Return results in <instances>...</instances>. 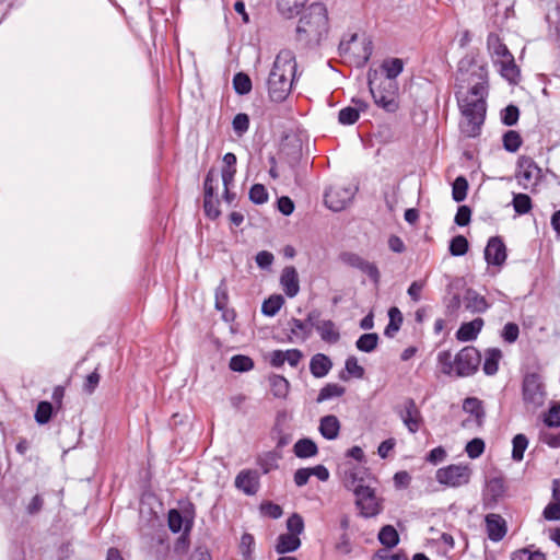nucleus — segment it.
<instances>
[{"mask_svg": "<svg viewBox=\"0 0 560 560\" xmlns=\"http://www.w3.org/2000/svg\"><path fill=\"white\" fill-rule=\"evenodd\" d=\"M487 94L486 81L474 84L466 94L457 92V101L463 114L460 129L467 137H476L480 131L487 114Z\"/></svg>", "mask_w": 560, "mask_h": 560, "instance_id": "nucleus-1", "label": "nucleus"}, {"mask_svg": "<svg viewBox=\"0 0 560 560\" xmlns=\"http://www.w3.org/2000/svg\"><path fill=\"white\" fill-rule=\"evenodd\" d=\"M296 73L295 56L290 49L277 55L268 77V94L272 102H283L290 94Z\"/></svg>", "mask_w": 560, "mask_h": 560, "instance_id": "nucleus-2", "label": "nucleus"}, {"mask_svg": "<svg viewBox=\"0 0 560 560\" xmlns=\"http://www.w3.org/2000/svg\"><path fill=\"white\" fill-rule=\"evenodd\" d=\"M328 33L327 10L322 3L311 4L300 18L296 26L298 40L317 45Z\"/></svg>", "mask_w": 560, "mask_h": 560, "instance_id": "nucleus-3", "label": "nucleus"}, {"mask_svg": "<svg viewBox=\"0 0 560 560\" xmlns=\"http://www.w3.org/2000/svg\"><path fill=\"white\" fill-rule=\"evenodd\" d=\"M375 75L369 72L370 92L374 103L387 113H395L399 108L398 84L396 81H382L376 85Z\"/></svg>", "mask_w": 560, "mask_h": 560, "instance_id": "nucleus-4", "label": "nucleus"}, {"mask_svg": "<svg viewBox=\"0 0 560 560\" xmlns=\"http://www.w3.org/2000/svg\"><path fill=\"white\" fill-rule=\"evenodd\" d=\"M522 395L527 409L535 411L544 406L547 399V392L539 374L529 373L524 376Z\"/></svg>", "mask_w": 560, "mask_h": 560, "instance_id": "nucleus-5", "label": "nucleus"}, {"mask_svg": "<svg viewBox=\"0 0 560 560\" xmlns=\"http://www.w3.org/2000/svg\"><path fill=\"white\" fill-rule=\"evenodd\" d=\"M494 54L498 57L495 65L501 77L510 84H517L521 80V70L509 48L504 44L499 43L494 47Z\"/></svg>", "mask_w": 560, "mask_h": 560, "instance_id": "nucleus-6", "label": "nucleus"}, {"mask_svg": "<svg viewBox=\"0 0 560 560\" xmlns=\"http://www.w3.org/2000/svg\"><path fill=\"white\" fill-rule=\"evenodd\" d=\"M355 504L363 517L376 516L382 511V504L374 489L369 486L358 485L354 489Z\"/></svg>", "mask_w": 560, "mask_h": 560, "instance_id": "nucleus-7", "label": "nucleus"}, {"mask_svg": "<svg viewBox=\"0 0 560 560\" xmlns=\"http://www.w3.org/2000/svg\"><path fill=\"white\" fill-rule=\"evenodd\" d=\"M339 52L341 56H351L358 66H364L372 55V44L370 40L358 43V35L352 34L350 39L342 40L339 44Z\"/></svg>", "mask_w": 560, "mask_h": 560, "instance_id": "nucleus-8", "label": "nucleus"}, {"mask_svg": "<svg viewBox=\"0 0 560 560\" xmlns=\"http://www.w3.org/2000/svg\"><path fill=\"white\" fill-rule=\"evenodd\" d=\"M354 194L353 186L335 184L326 190L325 203L332 211H341L351 202Z\"/></svg>", "mask_w": 560, "mask_h": 560, "instance_id": "nucleus-9", "label": "nucleus"}, {"mask_svg": "<svg viewBox=\"0 0 560 560\" xmlns=\"http://www.w3.org/2000/svg\"><path fill=\"white\" fill-rule=\"evenodd\" d=\"M435 478L447 487H460L469 481L470 469L467 465H450L438 469Z\"/></svg>", "mask_w": 560, "mask_h": 560, "instance_id": "nucleus-10", "label": "nucleus"}, {"mask_svg": "<svg viewBox=\"0 0 560 560\" xmlns=\"http://www.w3.org/2000/svg\"><path fill=\"white\" fill-rule=\"evenodd\" d=\"M396 412L410 433H416L423 424L422 413L412 398H406L396 407Z\"/></svg>", "mask_w": 560, "mask_h": 560, "instance_id": "nucleus-11", "label": "nucleus"}, {"mask_svg": "<svg viewBox=\"0 0 560 560\" xmlns=\"http://www.w3.org/2000/svg\"><path fill=\"white\" fill-rule=\"evenodd\" d=\"M480 363V355L474 347H465L454 357L455 376L472 374Z\"/></svg>", "mask_w": 560, "mask_h": 560, "instance_id": "nucleus-12", "label": "nucleus"}, {"mask_svg": "<svg viewBox=\"0 0 560 560\" xmlns=\"http://www.w3.org/2000/svg\"><path fill=\"white\" fill-rule=\"evenodd\" d=\"M218 174L214 170H210L206 176L205 179V201H203V208L206 214L211 218L215 219L220 215L219 210V201L217 199V189H218Z\"/></svg>", "mask_w": 560, "mask_h": 560, "instance_id": "nucleus-13", "label": "nucleus"}, {"mask_svg": "<svg viewBox=\"0 0 560 560\" xmlns=\"http://www.w3.org/2000/svg\"><path fill=\"white\" fill-rule=\"evenodd\" d=\"M517 165L518 171L516 178L518 184L525 189L536 186L540 178L541 171L534 160L523 155L518 159Z\"/></svg>", "mask_w": 560, "mask_h": 560, "instance_id": "nucleus-14", "label": "nucleus"}, {"mask_svg": "<svg viewBox=\"0 0 560 560\" xmlns=\"http://www.w3.org/2000/svg\"><path fill=\"white\" fill-rule=\"evenodd\" d=\"M343 259L351 267H354L368 275L375 283L380 281V271L374 262L365 260L357 254H346Z\"/></svg>", "mask_w": 560, "mask_h": 560, "instance_id": "nucleus-15", "label": "nucleus"}, {"mask_svg": "<svg viewBox=\"0 0 560 560\" xmlns=\"http://www.w3.org/2000/svg\"><path fill=\"white\" fill-rule=\"evenodd\" d=\"M235 487L245 494H255L259 487L257 472L254 470H242L235 478Z\"/></svg>", "mask_w": 560, "mask_h": 560, "instance_id": "nucleus-16", "label": "nucleus"}, {"mask_svg": "<svg viewBox=\"0 0 560 560\" xmlns=\"http://www.w3.org/2000/svg\"><path fill=\"white\" fill-rule=\"evenodd\" d=\"M280 283L284 293L289 298H294L300 291L299 275L293 266H288L282 270Z\"/></svg>", "mask_w": 560, "mask_h": 560, "instance_id": "nucleus-17", "label": "nucleus"}, {"mask_svg": "<svg viewBox=\"0 0 560 560\" xmlns=\"http://www.w3.org/2000/svg\"><path fill=\"white\" fill-rule=\"evenodd\" d=\"M318 430L326 440H336L340 431V421L334 415H328L319 420Z\"/></svg>", "mask_w": 560, "mask_h": 560, "instance_id": "nucleus-18", "label": "nucleus"}, {"mask_svg": "<svg viewBox=\"0 0 560 560\" xmlns=\"http://www.w3.org/2000/svg\"><path fill=\"white\" fill-rule=\"evenodd\" d=\"M355 106H347L339 110L338 120L342 125L354 124L360 116L361 112L368 108V105L362 101H353Z\"/></svg>", "mask_w": 560, "mask_h": 560, "instance_id": "nucleus-19", "label": "nucleus"}, {"mask_svg": "<svg viewBox=\"0 0 560 560\" xmlns=\"http://www.w3.org/2000/svg\"><path fill=\"white\" fill-rule=\"evenodd\" d=\"M331 366L332 363L330 359L323 353L315 354L310 362L311 373L318 378L326 376L330 371Z\"/></svg>", "mask_w": 560, "mask_h": 560, "instance_id": "nucleus-20", "label": "nucleus"}, {"mask_svg": "<svg viewBox=\"0 0 560 560\" xmlns=\"http://www.w3.org/2000/svg\"><path fill=\"white\" fill-rule=\"evenodd\" d=\"M483 325V320L481 318H476L469 323H464L456 332V337L460 341H470L474 340L481 327Z\"/></svg>", "mask_w": 560, "mask_h": 560, "instance_id": "nucleus-21", "label": "nucleus"}, {"mask_svg": "<svg viewBox=\"0 0 560 560\" xmlns=\"http://www.w3.org/2000/svg\"><path fill=\"white\" fill-rule=\"evenodd\" d=\"M293 452L299 458H310L317 455L318 447L313 440L304 438L295 442Z\"/></svg>", "mask_w": 560, "mask_h": 560, "instance_id": "nucleus-22", "label": "nucleus"}, {"mask_svg": "<svg viewBox=\"0 0 560 560\" xmlns=\"http://www.w3.org/2000/svg\"><path fill=\"white\" fill-rule=\"evenodd\" d=\"M301 539L292 534H281L276 544V551L280 555L292 552L299 549Z\"/></svg>", "mask_w": 560, "mask_h": 560, "instance_id": "nucleus-23", "label": "nucleus"}, {"mask_svg": "<svg viewBox=\"0 0 560 560\" xmlns=\"http://www.w3.org/2000/svg\"><path fill=\"white\" fill-rule=\"evenodd\" d=\"M316 330L320 338L328 343H336L340 339V334L334 322L326 319L316 325Z\"/></svg>", "mask_w": 560, "mask_h": 560, "instance_id": "nucleus-24", "label": "nucleus"}, {"mask_svg": "<svg viewBox=\"0 0 560 560\" xmlns=\"http://www.w3.org/2000/svg\"><path fill=\"white\" fill-rule=\"evenodd\" d=\"M307 0H277L278 11L285 18L298 15Z\"/></svg>", "mask_w": 560, "mask_h": 560, "instance_id": "nucleus-25", "label": "nucleus"}, {"mask_svg": "<svg viewBox=\"0 0 560 560\" xmlns=\"http://www.w3.org/2000/svg\"><path fill=\"white\" fill-rule=\"evenodd\" d=\"M381 68L386 75L384 81H395L404 70V61L399 58H387L382 62Z\"/></svg>", "mask_w": 560, "mask_h": 560, "instance_id": "nucleus-26", "label": "nucleus"}, {"mask_svg": "<svg viewBox=\"0 0 560 560\" xmlns=\"http://www.w3.org/2000/svg\"><path fill=\"white\" fill-rule=\"evenodd\" d=\"M463 409L465 412L470 415V417L464 421L465 423L472 421L477 424H480V419L483 413L481 411V404L477 398H466L463 404Z\"/></svg>", "mask_w": 560, "mask_h": 560, "instance_id": "nucleus-27", "label": "nucleus"}, {"mask_svg": "<svg viewBox=\"0 0 560 560\" xmlns=\"http://www.w3.org/2000/svg\"><path fill=\"white\" fill-rule=\"evenodd\" d=\"M389 323L385 327L384 335L388 338H393L396 332L400 329L402 324V314L398 307H390L388 311Z\"/></svg>", "mask_w": 560, "mask_h": 560, "instance_id": "nucleus-28", "label": "nucleus"}, {"mask_svg": "<svg viewBox=\"0 0 560 560\" xmlns=\"http://www.w3.org/2000/svg\"><path fill=\"white\" fill-rule=\"evenodd\" d=\"M271 393L275 397L285 398L289 394L290 384L287 378L281 375H272L269 377Z\"/></svg>", "mask_w": 560, "mask_h": 560, "instance_id": "nucleus-29", "label": "nucleus"}, {"mask_svg": "<svg viewBox=\"0 0 560 560\" xmlns=\"http://www.w3.org/2000/svg\"><path fill=\"white\" fill-rule=\"evenodd\" d=\"M454 357L451 351H440L436 357L440 371L448 376L455 375Z\"/></svg>", "mask_w": 560, "mask_h": 560, "instance_id": "nucleus-30", "label": "nucleus"}, {"mask_svg": "<svg viewBox=\"0 0 560 560\" xmlns=\"http://www.w3.org/2000/svg\"><path fill=\"white\" fill-rule=\"evenodd\" d=\"M512 206L517 215H524L532 210L533 202L528 195L518 192L513 194Z\"/></svg>", "mask_w": 560, "mask_h": 560, "instance_id": "nucleus-31", "label": "nucleus"}, {"mask_svg": "<svg viewBox=\"0 0 560 560\" xmlns=\"http://www.w3.org/2000/svg\"><path fill=\"white\" fill-rule=\"evenodd\" d=\"M378 540L386 547V549H389L399 542V536L392 525H385L378 533Z\"/></svg>", "mask_w": 560, "mask_h": 560, "instance_id": "nucleus-32", "label": "nucleus"}, {"mask_svg": "<svg viewBox=\"0 0 560 560\" xmlns=\"http://www.w3.org/2000/svg\"><path fill=\"white\" fill-rule=\"evenodd\" d=\"M492 266H502L508 257L506 246L500 237H492Z\"/></svg>", "mask_w": 560, "mask_h": 560, "instance_id": "nucleus-33", "label": "nucleus"}, {"mask_svg": "<svg viewBox=\"0 0 560 560\" xmlns=\"http://www.w3.org/2000/svg\"><path fill=\"white\" fill-rule=\"evenodd\" d=\"M502 143L508 152L514 153L521 148L523 140L517 131L508 130L502 137Z\"/></svg>", "mask_w": 560, "mask_h": 560, "instance_id": "nucleus-34", "label": "nucleus"}, {"mask_svg": "<svg viewBox=\"0 0 560 560\" xmlns=\"http://www.w3.org/2000/svg\"><path fill=\"white\" fill-rule=\"evenodd\" d=\"M378 345V336L375 332L363 334L355 342L357 348L362 352H372Z\"/></svg>", "mask_w": 560, "mask_h": 560, "instance_id": "nucleus-35", "label": "nucleus"}, {"mask_svg": "<svg viewBox=\"0 0 560 560\" xmlns=\"http://www.w3.org/2000/svg\"><path fill=\"white\" fill-rule=\"evenodd\" d=\"M465 303L466 308L470 310L471 312H481L487 307L485 299L472 290H468L466 292Z\"/></svg>", "mask_w": 560, "mask_h": 560, "instance_id": "nucleus-36", "label": "nucleus"}, {"mask_svg": "<svg viewBox=\"0 0 560 560\" xmlns=\"http://www.w3.org/2000/svg\"><path fill=\"white\" fill-rule=\"evenodd\" d=\"M283 303L284 299L281 295H271L262 303L261 312L267 316H275L280 311Z\"/></svg>", "mask_w": 560, "mask_h": 560, "instance_id": "nucleus-37", "label": "nucleus"}, {"mask_svg": "<svg viewBox=\"0 0 560 560\" xmlns=\"http://www.w3.org/2000/svg\"><path fill=\"white\" fill-rule=\"evenodd\" d=\"M468 182L464 176H458L452 185V197L454 201L460 202L466 199Z\"/></svg>", "mask_w": 560, "mask_h": 560, "instance_id": "nucleus-38", "label": "nucleus"}, {"mask_svg": "<svg viewBox=\"0 0 560 560\" xmlns=\"http://www.w3.org/2000/svg\"><path fill=\"white\" fill-rule=\"evenodd\" d=\"M508 533L505 520L498 514H492V541H500Z\"/></svg>", "mask_w": 560, "mask_h": 560, "instance_id": "nucleus-39", "label": "nucleus"}, {"mask_svg": "<svg viewBox=\"0 0 560 560\" xmlns=\"http://www.w3.org/2000/svg\"><path fill=\"white\" fill-rule=\"evenodd\" d=\"M233 86L237 94L245 95L252 90L250 78L243 72H238L233 78Z\"/></svg>", "mask_w": 560, "mask_h": 560, "instance_id": "nucleus-40", "label": "nucleus"}, {"mask_svg": "<svg viewBox=\"0 0 560 560\" xmlns=\"http://www.w3.org/2000/svg\"><path fill=\"white\" fill-rule=\"evenodd\" d=\"M254 368V362L246 355H234L230 360V369L235 372H247Z\"/></svg>", "mask_w": 560, "mask_h": 560, "instance_id": "nucleus-41", "label": "nucleus"}, {"mask_svg": "<svg viewBox=\"0 0 560 560\" xmlns=\"http://www.w3.org/2000/svg\"><path fill=\"white\" fill-rule=\"evenodd\" d=\"M512 443V458L516 462H520L524 457V452L528 446V440L524 434H516Z\"/></svg>", "mask_w": 560, "mask_h": 560, "instance_id": "nucleus-42", "label": "nucleus"}, {"mask_svg": "<svg viewBox=\"0 0 560 560\" xmlns=\"http://www.w3.org/2000/svg\"><path fill=\"white\" fill-rule=\"evenodd\" d=\"M52 405L48 401H40L35 411V420L38 424H46L52 416Z\"/></svg>", "mask_w": 560, "mask_h": 560, "instance_id": "nucleus-43", "label": "nucleus"}, {"mask_svg": "<svg viewBox=\"0 0 560 560\" xmlns=\"http://www.w3.org/2000/svg\"><path fill=\"white\" fill-rule=\"evenodd\" d=\"M345 394V388L338 384H327L318 394L317 401L330 399L332 397H340Z\"/></svg>", "mask_w": 560, "mask_h": 560, "instance_id": "nucleus-44", "label": "nucleus"}, {"mask_svg": "<svg viewBox=\"0 0 560 560\" xmlns=\"http://www.w3.org/2000/svg\"><path fill=\"white\" fill-rule=\"evenodd\" d=\"M520 118L518 107L515 105H509L503 108L500 113V119L505 126H514Z\"/></svg>", "mask_w": 560, "mask_h": 560, "instance_id": "nucleus-45", "label": "nucleus"}, {"mask_svg": "<svg viewBox=\"0 0 560 560\" xmlns=\"http://www.w3.org/2000/svg\"><path fill=\"white\" fill-rule=\"evenodd\" d=\"M539 441L552 448L560 447V430L552 432L548 427L547 429H541L539 432Z\"/></svg>", "mask_w": 560, "mask_h": 560, "instance_id": "nucleus-46", "label": "nucleus"}, {"mask_svg": "<svg viewBox=\"0 0 560 560\" xmlns=\"http://www.w3.org/2000/svg\"><path fill=\"white\" fill-rule=\"evenodd\" d=\"M544 423L548 428L560 427V404H553L544 415Z\"/></svg>", "mask_w": 560, "mask_h": 560, "instance_id": "nucleus-47", "label": "nucleus"}, {"mask_svg": "<svg viewBox=\"0 0 560 560\" xmlns=\"http://www.w3.org/2000/svg\"><path fill=\"white\" fill-rule=\"evenodd\" d=\"M468 250V241L463 235H457L450 243V253L453 256H463Z\"/></svg>", "mask_w": 560, "mask_h": 560, "instance_id": "nucleus-48", "label": "nucleus"}, {"mask_svg": "<svg viewBox=\"0 0 560 560\" xmlns=\"http://www.w3.org/2000/svg\"><path fill=\"white\" fill-rule=\"evenodd\" d=\"M512 560H546V556L539 550L532 551L527 548H524L514 551L512 553Z\"/></svg>", "mask_w": 560, "mask_h": 560, "instance_id": "nucleus-49", "label": "nucleus"}, {"mask_svg": "<svg viewBox=\"0 0 560 560\" xmlns=\"http://www.w3.org/2000/svg\"><path fill=\"white\" fill-rule=\"evenodd\" d=\"M291 331L300 337L302 340H305L310 337L312 330L305 323V320H301L298 318H292L290 320Z\"/></svg>", "mask_w": 560, "mask_h": 560, "instance_id": "nucleus-50", "label": "nucleus"}, {"mask_svg": "<svg viewBox=\"0 0 560 560\" xmlns=\"http://www.w3.org/2000/svg\"><path fill=\"white\" fill-rule=\"evenodd\" d=\"M288 534H292L299 537L304 530V522L300 514H292L287 521Z\"/></svg>", "mask_w": 560, "mask_h": 560, "instance_id": "nucleus-51", "label": "nucleus"}, {"mask_svg": "<svg viewBox=\"0 0 560 560\" xmlns=\"http://www.w3.org/2000/svg\"><path fill=\"white\" fill-rule=\"evenodd\" d=\"M249 199L256 205L265 203L268 200V192L265 186L255 184L249 190Z\"/></svg>", "mask_w": 560, "mask_h": 560, "instance_id": "nucleus-52", "label": "nucleus"}, {"mask_svg": "<svg viewBox=\"0 0 560 560\" xmlns=\"http://www.w3.org/2000/svg\"><path fill=\"white\" fill-rule=\"evenodd\" d=\"M345 369L350 376L355 378H362L364 375V369L358 362V359L353 355L346 360Z\"/></svg>", "mask_w": 560, "mask_h": 560, "instance_id": "nucleus-53", "label": "nucleus"}, {"mask_svg": "<svg viewBox=\"0 0 560 560\" xmlns=\"http://www.w3.org/2000/svg\"><path fill=\"white\" fill-rule=\"evenodd\" d=\"M485 442L481 439H472L466 445V453L470 458L479 457L485 451Z\"/></svg>", "mask_w": 560, "mask_h": 560, "instance_id": "nucleus-54", "label": "nucleus"}, {"mask_svg": "<svg viewBox=\"0 0 560 560\" xmlns=\"http://www.w3.org/2000/svg\"><path fill=\"white\" fill-rule=\"evenodd\" d=\"M254 544H255V540H254L253 535L246 533L242 536L241 544H240V550H241V553L243 555L244 560L253 559L252 551H253Z\"/></svg>", "mask_w": 560, "mask_h": 560, "instance_id": "nucleus-55", "label": "nucleus"}, {"mask_svg": "<svg viewBox=\"0 0 560 560\" xmlns=\"http://www.w3.org/2000/svg\"><path fill=\"white\" fill-rule=\"evenodd\" d=\"M233 129L238 135L242 136L248 130L249 127V118L246 114L240 113L233 119Z\"/></svg>", "mask_w": 560, "mask_h": 560, "instance_id": "nucleus-56", "label": "nucleus"}, {"mask_svg": "<svg viewBox=\"0 0 560 560\" xmlns=\"http://www.w3.org/2000/svg\"><path fill=\"white\" fill-rule=\"evenodd\" d=\"M471 210L467 206H460L457 209L454 221L459 226H466L470 222Z\"/></svg>", "mask_w": 560, "mask_h": 560, "instance_id": "nucleus-57", "label": "nucleus"}, {"mask_svg": "<svg viewBox=\"0 0 560 560\" xmlns=\"http://www.w3.org/2000/svg\"><path fill=\"white\" fill-rule=\"evenodd\" d=\"M168 527L173 533L180 532L183 527V517L177 510H171L168 512Z\"/></svg>", "mask_w": 560, "mask_h": 560, "instance_id": "nucleus-58", "label": "nucleus"}, {"mask_svg": "<svg viewBox=\"0 0 560 560\" xmlns=\"http://www.w3.org/2000/svg\"><path fill=\"white\" fill-rule=\"evenodd\" d=\"M371 560H408V557L399 552L390 555L388 549H380L372 556Z\"/></svg>", "mask_w": 560, "mask_h": 560, "instance_id": "nucleus-59", "label": "nucleus"}, {"mask_svg": "<svg viewBox=\"0 0 560 560\" xmlns=\"http://www.w3.org/2000/svg\"><path fill=\"white\" fill-rule=\"evenodd\" d=\"M518 334V326L514 323H508L502 330V338L511 343L517 339Z\"/></svg>", "mask_w": 560, "mask_h": 560, "instance_id": "nucleus-60", "label": "nucleus"}, {"mask_svg": "<svg viewBox=\"0 0 560 560\" xmlns=\"http://www.w3.org/2000/svg\"><path fill=\"white\" fill-rule=\"evenodd\" d=\"M544 517L547 521L560 520V502L549 503L544 510Z\"/></svg>", "mask_w": 560, "mask_h": 560, "instance_id": "nucleus-61", "label": "nucleus"}, {"mask_svg": "<svg viewBox=\"0 0 560 560\" xmlns=\"http://www.w3.org/2000/svg\"><path fill=\"white\" fill-rule=\"evenodd\" d=\"M273 259V255L267 250H261L256 255V262L262 269H266L269 266H271Z\"/></svg>", "mask_w": 560, "mask_h": 560, "instance_id": "nucleus-62", "label": "nucleus"}, {"mask_svg": "<svg viewBox=\"0 0 560 560\" xmlns=\"http://www.w3.org/2000/svg\"><path fill=\"white\" fill-rule=\"evenodd\" d=\"M278 209L282 214L290 215L294 210V203L289 197L283 196L278 199Z\"/></svg>", "mask_w": 560, "mask_h": 560, "instance_id": "nucleus-63", "label": "nucleus"}, {"mask_svg": "<svg viewBox=\"0 0 560 560\" xmlns=\"http://www.w3.org/2000/svg\"><path fill=\"white\" fill-rule=\"evenodd\" d=\"M388 247L394 253H404L406 249L404 241L397 235H390L388 238Z\"/></svg>", "mask_w": 560, "mask_h": 560, "instance_id": "nucleus-64", "label": "nucleus"}]
</instances>
